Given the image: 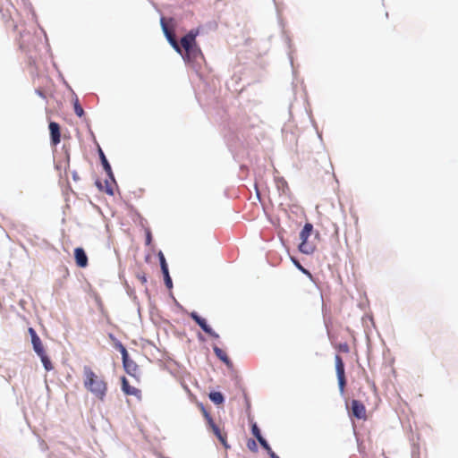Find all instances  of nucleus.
I'll return each mask as SVG.
<instances>
[{
    "mask_svg": "<svg viewBox=\"0 0 458 458\" xmlns=\"http://www.w3.org/2000/svg\"><path fill=\"white\" fill-rule=\"evenodd\" d=\"M99 157H100V160H101V163H102V165H103V168L104 170L106 171V173L111 177L113 178V172H112V168H111V165L110 164L108 163L104 152L102 151L101 148H99Z\"/></svg>",
    "mask_w": 458,
    "mask_h": 458,
    "instance_id": "obj_13",
    "label": "nucleus"
},
{
    "mask_svg": "<svg viewBox=\"0 0 458 458\" xmlns=\"http://www.w3.org/2000/svg\"><path fill=\"white\" fill-rule=\"evenodd\" d=\"M164 274V276H165V285L168 287V288H171L173 284H172V279L169 276V272H168V269L166 270V272H163Z\"/></svg>",
    "mask_w": 458,
    "mask_h": 458,
    "instance_id": "obj_22",
    "label": "nucleus"
},
{
    "mask_svg": "<svg viewBox=\"0 0 458 458\" xmlns=\"http://www.w3.org/2000/svg\"><path fill=\"white\" fill-rule=\"evenodd\" d=\"M248 446H249L250 449H251L253 446H256V443H255V441H253V440H252L251 442H249V443H248Z\"/></svg>",
    "mask_w": 458,
    "mask_h": 458,
    "instance_id": "obj_32",
    "label": "nucleus"
},
{
    "mask_svg": "<svg viewBox=\"0 0 458 458\" xmlns=\"http://www.w3.org/2000/svg\"><path fill=\"white\" fill-rule=\"evenodd\" d=\"M50 141L52 146H57L61 141V128L55 122H50L49 125Z\"/></svg>",
    "mask_w": 458,
    "mask_h": 458,
    "instance_id": "obj_8",
    "label": "nucleus"
},
{
    "mask_svg": "<svg viewBox=\"0 0 458 458\" xmlns=\"http://www.w3.org/2000/svg\"><path fill=\"white\" fill-rule=\"evenodd\" d=\"M109 337L114 343V348L121 352L122 358H125L128 355V352L126 348L123 346V344L120 341H118L113 335H110Z\"/></svg>",
    "mask_w": 458,
    "mask_h": 458,
    "instance_id": "obj_15",
    "label": "nucleus"
},
{
    "mask_svg": "<svg viewBox=\"0 0 458 458\" xmlns=\"http://www.w3.org/2000/svg\"><path fill=\"white\" fill-rule=\"evenodd\" d=\"M28 332H29V334H30V335L31 339H32V338H34V337H37V336H38V335H37L36 331H35V330H34V328H32V327H30V328H29V330H28Z\"/></svg>",
    "mask_w": 458,
    "mask_h": 458,
    "instance_id": "obj_26",
    "label": "nucleus"
},
{
    "mask_svg": "<svg viewBox=\"0 0 458 458\" xmlns=\"http://www.w3.org/2000/svg\"><path fill=\"white\" fill-rule=\"evenodd\" d=\"M33 350L37 354H42V352H45V348L43 345L42 341L40 340L39 336L32 338L31 340Z\"/></svg>",
    "mask_w": 458,
    "mask_h": 458,
    "instance_id": "obj_14",
    "label": "nucleus"
},
{
    "mask_svg": "<svg viewBox=\"0 0 458 458\" xmlns=\"http://www.w3.org/2000/svg\"><path fill=\"white\" fill-rule=\"evenodd\" d=\"M151 242V233L148 232L147 233V243L149 244Z\"/></svg>",
    "mask_w": 458,
    "mask_h": 458,
    "instance_id": "obj_30",
    "label": "nucleus"
},
{
    "mask_svg": "<svg viewBox=\"0 0 458 458\" xmlns=\"http://www.w3.org/2000/svg\"><path fill=\"white\" fill-rule=\"evenodd\" d=\"M251 431H252V434L256 437V438H259V437H261L260 430H259V427L257 426V424L254 423L252 425Z\"/></svg>",
    "mask_w": 458,
    "mask_h": 458,
    "instance_id": "obj_24",
    "label": "nucleus"
},
{
    "mask_svg": "<svg viewBox=\"0 0 458 458\" xmlns=\"http://www.w3.org/2000/svg\"><path fill=\"white\" fill-rule=\"evenodd\" d=\"M159 259H160V266H161L162 272H166V270L168 269L167 264H166L164 255L161 252L159 253Z\"/></svg>",
    "mask_w": 458,
    "mask_h": 458,
    "instance_id": "obj_21",
    "label": "nucleus"
},
{
    "mask_svg": "<svg viewBox=\"0 0 458 458\" xmlns=\"http://www.w3.org/2000/svg\"><path fill=\"white\" fill-rule=\"evenodd\" d=\"M352 414L358 420H367L366 408L364 404L358 401L352 400L351 403Z\"/></svg>",
    "mask_w": 458,
    "mask_h": 458,
    "instance_id": "obj_7",
    "label": "nucleus"
},
{
    "mask_svg": "<svg viewBox=\"0 0 458 458\" xmlns=\"http://www.w3.org/2000/svg\"><path fill=\"white\" fill-rule=\"evenodd\" d=\"M299 269L305 275H307L309 277L311 278V274L309 270H307L306 268H304L303 267H301L299 263L297 264Z\"/></svg>",
    "mask_w": 458,
    "mask_h": 458,
    "instance_id": "obj_25",
    "label": "nucleus"
},
{
    "mask_svg": "<svg viewBox=\"0 0 458 458\" xmlns=\"http://www.w3.org/2000/svg\"><path fill=\"white\" fill-rule=\"evenodd\" d=\"M335 370L338 379L339 390L341 393L344 392L346 386L345 373H344V363L340 355L336 354L335 357Z\"/></svg>",
    "mask_w": 458,
    "mask_h": 458,
    "instance_id": "obj_5",
    "label": "nucleus"
},
{
    "mask_svg": "<svg viewBox=\"0 0 458 458\" xmlns=\"http://www.w3.org/2000/svg\"><path fill=\"white\" fill-rule=\"evenodd\" d=\"M123 359V365L125 369V371L131 375V377H137V374L139 371V367L136 364V362L129 358V355H127L125 358Z\"/></svg>",
    "mask_w": 458,
    "mask_h": 458,
    "instance_id": "obj_10",
    "label": "nucleus"
},
{
    "mask_svg": "<svg viewBox=\"0 0 458 458\" xmlns=\"http://www.w3.org/2000/svg\"><path fill=\"white\" fill-rule=\"evenodd\" d=\"M83 384L85 388L98 400L104 401L107 392V383L89 366L83 367Z\"/></svg>",
    "mask_w": 458,
    "mask_h": 458,
    "instance_id": "obj_1",
    "label": "nucleus"
},
{
    "mask_svg": "<svg viewBox=\"0 0 458 458\" xmlns=\"http://www.w3.org/2000/svg\"><path fill=\"white\" fill-rule=\"evenodd\" d=\"M270 458H279V456L277 454H276L273 450L271 449V451H267Z\"/></svg>",
    "mask_w": 458,
    "mask_h": 458,
    "instance_id": "obj_28",
    "label": "nucleus"
},
{
    "mask_svg": "<svg viewBox=\"0 0 458 458\" xmlns=\"http://www.w3.org/2000/svg\"><path fill=\"white\" fill-rule=\"evenodd\" d=\"M257 439L264 449H266L267 451H271V447L269 446L267 442L262 437V436Z\"/></svg>",
    "mask_w": 458,
    "mask_h": 458,
    "instance_id": "obj_23",
    "label": "nucleus"
},
{
    "mask_svg": "<svg viewBox=\"0 0 458 458\" xmlns=\"http://www.w3.org/2000/svg\"><path fill=\"white\" fill-rule=\"evenodd\" d=\"M74 112L79 117H82L84 115V110L82 106H81L78 98L75 99L74 104Z\"/></svg>",
    "mask_w": 458,
    "mask_h": 458,
    "instance_id": "obj_19",
    "label": "nucleus"
},
{
    "mask_svg": "<svg viewBox=\"0 0 458 458\" xmlns=\"http://www.w3.org/2000/svg\"><path fill=\"white\" fill-rule=\"evenodd\" d=\"M214 352L217 356L218 359H220L223 362H225L226 365H229L231 363L226 352L220 349L217 346L213 347Z\"/></svg>",
    "mask_w": 458,
    "mask_h": 458,
    "instance_id": "obj_16",
    "label": "nucleus"
},
{
    "mask_svg": "<svg viewBox=\"0 0 458 458\" xmlns=\"http://www.w3.org/2000/svg\"><path fill=\"white\" fill-rule=\"evenodd\" d=\"M197 31L191 30L188 34L181 39V46L184 48L187 55H192L196 57L198 54H200L199 49L196 45Z\"/></svg>",
    "mask_w": 458,
    "mask_h": 458,
    "instance_id": "obj_3",
    "label": "nucleus"
},
{
    "mask_svg": "<svg viewBox=\"0 0 458 458\" xmlns=\"http://www.w3.org/2000/svg\"><path fill=\"white\" fill-rule=\"evenodd\" d=\"M121 383L122 390L126 395H133L138 399L141 398V391L134 386H131L125 377L121 378Z\"/></svg>",
    "mask_w": 458,
    "mask_h": 458,
    "instance_id": "obj_9",
    "label": "nucleus"
},
{
    "mask_svg": "<svg viewBox=\"0 0 458 458\" xmlns=\"http://www.w3.org/2000/svg\"><path fill=\"white\" fill-rule=\"evenodd\" d=\"M199 407L204 416V418L207 420V423L208 425V428L212 430L214 435L218 438L220 443L225 447L228 448L229 445L227 444V435L225 432H224L213 420L212 417L210 416L209 412L206 410L204 405L202 403L199 404Z\"/></svg>",
    "mask_w": 458,
    "mask_h": 458,
    "instance_id": "obj_2",
    "label": "nucleus"
},
{
    "mask_svg": "<svg viewBox=\"0 0 458 458\" xmlns=\"http://www.w3.org/2000/svg\"><path fill=\"white\" fill-rule=\"evenodd\" d=\"M74 258L76 265L79 267H86L88 266V257L85 250L82 248H75Z\"/></svg>",
    "mask_w": 458,
    "mask_h": 458,
    "instance_id": "obj_11",
    "label": "nucleus"
},
{
    "mask_svg": "<svg viewBox=\"0 0 458 458\" xmlns=\"http://www.w3.org/2000/svg\"><path fill=\"white\" fill-rule=\"evenodd\" d=\"M162 27H163L164 32H165L169 43L173 46V47L178 53H181V47L179 46L174 34L168 30L167 26L165 25V23L164 22L163 20H162Z\"/></svg>",
    "mask_w": 458,
    "mask_h": 458,
    "instance_id": "obj_12",
    "label": "nucleus"
},
{
    "mask_svg": "<svg viewBox=\"0 0 458 458\" xmlns=\"http://www.w3.org/2000/svg\"><path fill=\"white\" fill-rule=\"evenodd\" d=\"M312 231L313 225L310 223H306L300 233V239L301 242L299 245V250L302 253L310 254L314 251V247L307 242Z\"/></svg>",
    "mask_w": 458,
    "mask_h": 458,
    "instance_id": "obj_4",
    "label": "nucleus"
},
{
    "mask_svg": "<svg viewBox=\"0 0 458 458\" xmlns=\"http://www.w3.org/2000/svg\"><path fill=\"white\" fill-rule=\"evenodd\" d=\"M208 396L209 399L216 404H221L225 401L224 395L220 392H211Z\"/></svg>",
    "mask_w": 458,
    "mask_h": 458,
    "instance_id": "obj_18",
    "label": "nucleus"
},
{
    "mask_svg": "<svg viewBox=\"0 0 458 458\" xmlns=\"http://www.w3.org/2000/svg\"><path fill=\"white\" fill-rule=\"evenodd\" d=\"M270 458H279V456L277 454H276L273 450L271 449V451H267Z\"/></svg>",
    "mask_w": 458,
    "mask_h": 458,
    "instance_id": "obj_29",
    "label": "nucleus"
},
{
    "mask_svg": "<svg viewBox=\"0 0 458 458\" xmlns=\"http://www.w3.org/2000/svg\"><path fill=\"white\" fill-rule=\"evenodd\" d=\"M138 278L141 281L142 284H145L147 282V278L145 275L138 276Z\"/></svg>",
    "mask_w": 458,
    "mask_h": 458,
    "instance_id": "obj_27",
    "label": "nucleus"
},
{
    "mask_svg": "<svg viewBox=\"0 0 458 458\" xmlns=\"http://www.w3.org/2000/svg\"><path fill=\"white\" fill-rule=\"evenodd\" d=\"M248 446H249L250 449H251L253 446H256V443H255V441H253V440H252L251 442H249V443H248Z\"/></svg>",
    "mask_w": 458,
    "mask_h": 458,
    "instance_id": "obj_31",
    "label": "nucleus"
},
{
    "mask_svg": "<svg viewBox=\"0 0 458 458\" xmlns=\"http://www.w3.org/2000/svg\"><path fill=\"white\" fill-rule=\"evenodd\" d=\"M190 316L205 333L214 338L219 337V335L207 324L206 319L199 316L197 312L193 311L190 314Z\"/></svg>",
    "mask_w": 458,
    "mask_h": 458,
    "instance_id": "obj_6",
    "label": "nucleus"
},
{
    "mask_svg": "<svg viewBox=\"0 0 458 458\" xmlns=\"http://www.w3.org/2000/svg\"><path fill=\"white\" fill-rule=\"evenodd\" d=\"M336 348L341 352L348 353L350 352V347L347 343H340Z\"/></svg>",
    "mask_w": 458,
    "mask_h": 458,
    "instance_id": "obj_20",
    "label": "nucleus"
},
{
    "mask_svg": "<svg viewBox=\"0 0 458 458\" xmlns=\"http://www.w3.org/2000/svg\"><path fill=\"white\" fill-rule=\"evenodd\" d=\"M38 356L40 358L41 362L47 371H50L54 369L52 362L49 357L47 355L46 352H42V354H38Z\"/></svg>",
    "mask_w": 458,
    "mask_h": 458,
    "instance_id": "obj_17",
    "label": "nucleus"
}]
</instances>
